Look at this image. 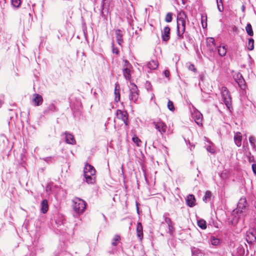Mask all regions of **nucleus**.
Segmentation results:
<instances>
[{"label": "nucleus", "instance_id": "obj_1", "mask_svg": "<svg viewBox=\"0 0 256 256\" xmlns=\"http://www.w3.org/2000/svg\"><path fill=\"white\" fill-rule=\"evenodd\" d=\"M186 18L184 12L179 14L177 16L176 40L184 38V34L186 31Z\"/></svg>", "mask_w": 256, "mask_h": 256}, {"label": "nucleus", "instance_id": "obj_2", "mask_svg": "<svg viewBox=\"0 0 256 256\" xmlns=\"http://www.w3.org/2000/svg\"><path fill=\"white\" fill-rule=\"evenodd\" d=\"M74 205L73 208L76 214H74V216H77L82 214L86 206V204L83 200L76 198L73 200Z\"/></svg>", "mask_w": 256, "mask_h": 256}, {"label": "nucleus", "instance_id": "obj_3", "mask_svg": "<svg viewBox=\"0 0 256 256\" xmlns=\"http://www.w3.org/2000/svg\"><path fill=\"white\" fill-rule=\"evenodd\" d=\"M139 98V90L136 84L131 83L130 86L129 99L131 102L137 103Z\"/></svg>", "mask_w": 256, "mask_h": 256}, {"label": "nucleus", "instance_id": "obj_4", "mask_svg": "<svg viewBox=\"0 0 256 256\" xmlns=\"http://www.w3.org/2000/svg\"><path fill=\"white\" fill-rule=\"evenodd\" d=\"M221 94L222 100L228 109L232 106L231 98L228 88L222 86L221 88Z\"/></svg>", "mask_w": 256, "mask_h": 256}, {"label": "nucleus", "instance_id": "obj_5", "mask_svg": "<svg viewBox=\"0 0 256 256\" xmlns=\"http://www.w3.org/2000/svg\"><path fill=\"white\" fill-rule=\"evenodd\" d=\"M152 124L154 126L155 128L160 132V134L162 136L166 131L167 126L160 120L156 121H154Z\"/></svg>", "mask_w": 256, "mask_h": 256}, {"label": "nucleus", "instance_id": "obj_6", "mask_svg": "<svg viewBox=\"0 0 256 256\" xmlns=\"http://www.w3.org/2000/svg\"><path fill=\"white\" fill-rule=\"evenodd\" d=\"M116 115L118 118L121 119L126 126L128 125V114L126 111H122L120 110H116Z\"/></svg>", "mask_w": 256, "mask_h": 256}, {"label": "nucleus", "instance_id": "obj_7", "mask_svg": "<svg viewBox=\"0 0 256 256\" xmlns=\"http://www.w3.org/2000/svg\"><path fill=\"white\" fill-rule=\"evenodd\" d=\"M246 240L248 243L256 242V228L250 229L246 232Z\"/></svg>", "mask_w": 256, "mask_h": 256}, {"label": "nucleus", "instance_id": "obj_8", "mask_svg": "<svg viewBox=\"0 0 256 256\" xmlns=\"http://www.w3.org/2000/svg\"><path fill=\"white\" fill-rule=\"evenodd\" d=\"M206 42L208 49L210 52H215L216 50L217 47L216 46L214 39L213 38H207Z\"/></svg>", "mask_w": 256, "mask_h": 256}, {"label": "nucleus", "instance_id": "obj_9", "mask_svg": "<svg viewBox=\"0 0 256 256\" xmlns=\"http://www.w3.org/2000/svg\"><path fill=\"white\" fill-rule=\"evenodd\" d=\"M170 28L166 26L162 31V38L163 41L168 42L170 38Z\"/></svg>", "mask_w": 256, "mask_h": 256}, {"label": "nucleus", "instance_id": "obj_10", "mask_svg": "<svg viewBox=\"0 0 256 256\" xmlns=\"http://www.w3.org/2000/svg\"><path fill=\"white\" fill-rule=\"evenodd\" d=\"M236 82L238 83L239 86L242 89H244L246 88V82L245 80L242 76V74L240 73H238L236 74L234 78Z\"/></svg>", "mask_w": 256, "mask_h": 256}, {"label": "nucleus", "instance_id": "obj_11", "mask_svg": "<svg viewBox=\"0 0 256 256\" xmlns=\"http://www.w3.org/2000/svg\"><path fill=\"white\" fill-rule=\"evenodd\" d=\"M32 102L35 106H40L43 102V98L42 96L38 94H34L32 96Z\"/></svg>", "mask_w": 256, "mask_h": 256}, {"label": "nucleus", "instance_id": "obj_12", "mask_svg": "<svg viewBox=\"0 0 256 256\" xmlns=\"http://www.w3.org/2000/svg\"><path fill=\"white\" fill-rule=\"evenodd\" d=\"M64 134L66 142L67 144H76V140L72 134L67 132H66Z\"/></svg>", "mask_w": 256, "mask_h": 256}, {"label": "nucleus", "instance_id": "obj_13", "mask_svg": "<svg viewBox=\"0 0 256 256\" xmlns=\"http://www.w3.org/2000/svg\"><path fill=\"white\" fill-rule=\"evenodd\" d=\"M115 35L118 44L121 46L123 42V32L120 29H117L115 31Z\"/></svg>", "mask_w": 256, "mask_h": 256}, {"label": "nucleus", "instance_id": "obj_14", "mask_svg": "<svg viewBox=\"0 0 256 256\" xmlns=\"http://www.w3.org/2000/svg\"><path fill=\"white\" fill-rule=\"evenodd\" d=\"M192 256H204V251L198 248L192 246L191 248Z\"/></svg>", "mask_w": 256, "mask_h": 256}, {"label": "nucleus", "instance_id": "obj_15", "mask_svg": "<svg viewBox=\"0 0 256 256\" xmlns=\"http://www.w3.org/2000/svg\"><path fill=\"white\" fill-rule=\"evenodd\" d=\"M96 170L93 166L86 164L84 169V174H95Z\"/></svg>", "mask_w": 256, "mask_h": 256}, {"label": "nucleus", "instance_id": "obj_16", "mask_svg": "<svg viewBox=\"0 0 256 256\" xmlns=\"http://www.w3.org/2000/svg\"><path fill=\"white\" fill-rule=\"evenodd\" d=\"M57 110H58L54 104L51 103L49 104L48 106L44 110V114H48Z\"/></svg>", "mask_w": 256, "mask_h": 256}, {"label": "nucleus", "instance_id": "obj_17", "mask_svg": "<svg viewBox=\"0 0 256 256\" xmlns=\"http://www.w3.org/2000/svg\"><path fill=\"white\" fill-rule=\"evenodd\" d=\"M109 8V3L107 2L106 0H102V8H101V12L100 15L103 17L104 16V12H108Z\"/></svg>", "mask_w": 256, "mask_h": 256}, {"label": "nucleus", "instance_id": "obj_18", "mask_svg": "<svg viewBox=\"0 0 256 256\" xmlns=\"http://www.w3.org/2000/svg\"><path fill=\"white\" fill-rule=\"evenodd\" d=\"M186 203L190 207H193L196 205V199L193 194H189L186 198Z\"/></svg>", "mask_w": 256, "mask_h": 256}, {"label": "nucleus", "instance_id": "obj_19", "mask_svg": "<svg viewBox=\"0 0 256 256\" xmlns=\"http://www.w3.org/2000/svg\"><path fill=\"white\" fill-rule=\"evenodd\" d=\"M234 141L235 144L240 147L242 144V136L240 132H236L234 136Z\"/></svg>", "mask_w": 256, "mask_h": 256}, {"label": "nucleus", "instance_id": "obj_20", "mask_svg": "<svg viewBox=\"0 0 256 256\" xmlns=\"http://www.w3.org/2000/svg\"><path fill=\"white\" fill-rule=\"evenodd\" d=\"M246 200L244 198H242L238 201V210L242 212V210L244 209L246 207Z\"/></svg>", "mask_w": 256, "mask_h": 256}, {"label": "nucleus", "instance_id": "obj_21", "mask_svg": "<svg viewBox=\"0 0 256 256\" xmlns=\"http://www.w3.org/2000/svg\"><path fill=\"white\" fill-rule=\"evenodd\" d=\"M41 212L46 214L48 210V202L46 200H44L41 202Z\"/></svg>", "mask_w": 256, "mask_h": 256}, {"label": "nucleus", "instance_id": "obj_22", "mask_svg": "<svg viewBox=\"0 0 256 256\" xmlns=\"http://www.w3.org/2000/svg\"><path fill=\"white\" fill-rule=\"evenodd\" d=\"M136 233L138 237L142 240L143 238L142 226L140 222H138L136 226Z\"/></svg>", "mask_w": 256, "mask_h": 256}, {"label": "nucleus", "instance_id": "obj_23", "mask_svg": "<svg viewBox=\"0 0 256 256\" xmlns=\"http://www.w3.org/2000/svg\"><path fill=\"white\" fill-rule=\"evenodd\" d=\"M196 123L198 126L202 125V114L200 112L196 113L194 116Z\"/></svg>", "mask_w": 256, "mask_h": 256}, {"label": "nucleus", "instance_id": "obj_24", "mask_svg": "<svg viewBox=\"0 0 256 256\" xmlns=\"http://www.w3.org/2000/svg\"><path fill=\"white\" fill-rule=\"evenodd\" d=\"M86 182L88 184H92L94 182V174H84Z\"/></svg>", "mask_w": 256, "mask_h": 256}, {"label": "nucleus", "instance_id": "obj_25", "mask_svg": "<svg viewBox=\"0 0 256 256\" xmlns=\"http://www.w3.org/2000/svg\"><path fill=\"white\" fill-rule=\"evenodd\" d=\"M244 254V249L242 246H240L236 249V254H232V256H243Z\"/></svg>", "mask_w": 256, "mask_h": 256}, {"label": "nucleus", "instance_id": "obj_26", "mask_svg": "<svg viewBox=\"0 0 256 256\" xmlns=\"http://www.w3.org/2000/svg\"><path fill=\"white\" fill-rule=\"evenodd\" d=\"M216 50L218 52V54L221 56H224L226 53V46H220L217 47Z\"/></svg>", "mask_w": 256, "mask_h": 256}, {"label": "nucleus", "instance_id": "obj_27", "mask_svg": "<svg viewBox=\"0 0 256 256\" xmlns=\"http://www.w3.org/2000/svg\"><path fill=\"white\" fill-rule=\"evenodd\" d=\"M122 73L124 76L126 80H130L131 78L130 68H123Z\"/></svg>", "mask_w": 256, "mask_h": 256}, {"label": "nucleus", "instance_id": "obj_28", "mask_svg": "<svg viewBox=\"0 0 256 256\" xmlns=\"http://www.w3.org/2000/svg\"><path fill=\"white\" fill-rule=\"evenodd\" d=\"M148 67L150 70H156L158 67V62L152 60L148 62Z\"/></svg>", "mask_w": 256, "mask_h": 256}, {"label": "nucleus", "instance_id": "obj_29", "mask_svg": "<svg viewBox=\"0 0 256 256\" xmlns=\"http://www.w3.org/2000/svg\"><path fill=\"white\" fill-rule=\"evenodd\" d=\"M154 148H155L156 150H158L161 152L165 153V154L168 153L167 148L162 144L159 145L158 147H156V146H154Z\"/></svg>", "mask_w": 256, "mask_h": 256}, {"label": "nucleus", "instance_id": "obj_30", "mask_svg": "<svg viewBox=\"0 0 256 256\" xmlns=\"http://www.w3.org/2000/svg\"><path fill=\"white\" fill-rule=\"evenodd\" d=\"M32 253L30 254V256H36V253L35 252L37 250H40L41 252H42L43 250V248H42L40 246H38L37 244L34 246V247H33L32 249L31 250Z\"/></svg>", "mask_w": 256, "mask_h": 256}, {"label": "nucleus", "instance_id": "obj_31", "mask_svg": "<svg viewBox=\"0 0 256 256\" xmlns=\"http://www.w3.org/2000/svg\"><path fill=\"white\" fill-rule=\"evenodd\" d=\"M246 30L248 34L250 36H252L254 35V32L252 28V26L250 24L248 23L246 27Z\"/></svg>", "mask_w": 256, "mask_h": 256}, {"label": "nucleus", "instance_id": "obj_32", "mask_svg": "<svg viewBox=\"0 0 256 256\" xmlns=\"http://www.w3.org/2000/svg\"><path fill=\"white\" fill-rule=\"evenodd\" d=\"M119 90V86L118 85L116 84L114 90V94L116 96L115 100L116 102H118L120 100V94Z\"/></svg>", "mask_w": 256, "mask_h": 256}, {"label": "nucleus", "instance_id": "obj_33", "mask_svg": "<svg viewBox=\"0 0 256 256\" xmlns=\"http://www.w3.org/2000/svg\"><path fill=\"white\" fill-rule=\"evenodd\" d=\"M220 240L214 236L210 237V242L213 246H216L220 243Z\"/></svg>", "mask_w": 256, "mask_h": 256}, {"label": "nucleus", "instance_id": "obj_34", "mask_svg": "<svg viewBox=\"0 0 256 256\" xmlns=\"http://www.w3.org/2000/svg\"><path fill=\"white\" fill-rule=\"evenodd\" d=\"M120 240V236L116 234L112 240V246H116Z\"/></svg>", "mask_w": 256, "mask_h": 256}, {"label": "nucleus", "instance_id": "obj_35", "mask_svg": "<svg viewBox=\"0 0 256 256\" xmlns=\"http://www.w3.org/2000/svg\"><path fill=\"white\" fill-rule=\"evenodd\" d=\"M212 196V194L210 190H207L206 192V194L202 198L203 201H204L205 202H206L208 200H209L210 199Z\"/></svg>", "mask_w": 256, "mask_h": 256}, {"label": "nucleus", "instance_id": "obj_36", "mask_svg": "<svg viewBox=\"0 0 256 256\" xmlns=\"http://www.w3.org/2000/svg\"><path fill=\"white\" fill-rule=\"evenodd\" d=\"M198 226L202 230L206 228V224L204 220L201 219L198 221Z\"/></svg>", "mask_w": 256, "mask_h": 256}, {"label": "nucleus", "instance_id": "obj_37", "mask_svg": "<svg viewBox=\"0 0 256 256\" xmlns=\"http://www.w3.org/2000/svg\"><path fill=\"white\" fill-rule=\"evenodd\" d=\"M254 48V40L252 38L248 39V49L250 50H252Z\"/></svg>", "mask_w": 256, "mask_h": 256}, {"label": "nucleus", "instance_id": "obj_38", "mask_svg": "<svg viewBox=\"0 0 256 256\" xmlns=\"http://www.w3.org/2000/svg\"><path fill=\"white\" fill-rule=\"evenodd\" d=\"M40 160H42L46 162L47 164H51L54 162V158L52 156H48L46 158H40Z\"/></svg>", "mask_w": 256, "mask_h": 256}, {"label": "nucleus", "instance_id": "obj_39", "mask_svg": "<svg viewBox=\"0 0 256 256\" xmlns=\"http://www.w3.org/2000/svg\"><path fill=\"white\" fill-rule=\"evenodd\" d=\"M217 3V7L218 10L220 12H222L224 10V6L222 0H216Z\"/></svg>", "mask_w": 256, "mask_h": 256}, {"label": "nucleus", "instance_id": "obj_40", "mask_svg": "<svg viewBox=\"0 0 256 256\" xmlns=\"http://www.w3.org/2000/svg\"><path fill=\"white\" fill-rule=\"evenodd\" d=\"M172 13L170 12L167 13L165 17V21L167 22H170L172 21Z\"/></svg>", "mask_w": 256, "mask_h": 256}, {"label": "nucleus", "instance_id": "obj_41", "mask_svg": "<svg viewBox=\"0 0 256 256\" xmlns=\"http://www.w3.org/2000/svg\"><path fill=\"white\" fill-rule=\"evenodd\" d=\"M168 108L171 111H174L175 108L174 105V103L172 101L168 100Z\"/></svg>", "mask_w": 256, "mask_h": 256}, {"label": "nucleus", "instance_id": "obj_42", "mask_svg": "<svg viewBox=\"0 0 256 256\" xmlns=\"http://www.w3.org/2000/svg\"><path fill=\"white\" fill-rule=\"evenodd\" d=\"M12 4L16 8H18L20 4V0H12Z\"/></svg>", "mask_w": 256, "mask_h": 256}, {"label": "nucleus", "instance_id": "obj_43", "mask_svg": "<svg viewBox=\"0 0 256 256\" xmlns=\"http://www.w3.org/2000/svg\"><path fill=\"white\" fill-rule=\"evenodd\" d=\"M124 68H130L132 66H131V64H130V63L129 62L126 60H124Z\"/></svg>", "mask_w": 256, "mask_h": 256}, {"label": "nucleus", "instance_id": "obj_44", "mask_svg": "<svg viewBox=\"0 0 256 256\" xmlns=\"http://www.w3.org/2000/svg\"><path fill=\"white\" fill-rule=\"evenodd\" d=\"M145 86L148 91H151L152 90V86L150 82L146 81Z\"/></svg>", "mask_w": 256, "mask_h": 256}, {"label": "nucleus", "instance_id": "obj_45", "mask_svg": "<svg viewBox=\"0 0 256 256\" xmlns=\"http://www.w3.org/2000/svg\"><path fill=\"white\" fill-rule=\"evenodd\" d=\"M249 142L252 146H254V143L256 142V140L254 136H250Z\"/></svg>", "mask_w": 256, "mask_h": 256}, {"label": "nucleus", "instance_id": "obj_46", "mask_svg": "<svg viewBox=\"0 0 256 256\" xmlns=\"http://www.w3.org/2000/svg\"><path fill=\"white\" fill-rule=\"evenodd\" d=\"M112 52L114 54H119V50L117 48L114 47V44L112 43Z\"/></svg>", "mask_w": 256, "mask_h": 256}, {"label": "nucleus", "instance_id": "obj_47", "mask_svg": "<svg viewBox=\"0 0 256 256\" xmlns=\"http://www.w3.org/2000/svg\"><path fill=\"white\" fill-rule=\"evenodd\" d=\"M132 139L134 142L136 143L138 146H139V142H140L141 140L138 137L134 136Z\"/></svg>", "mask_w": 256, "mask_h": 256}, {"label": "nucleus", "instance_id": "obj_48", "mask_svg": "<svg viewBox=\"0 0 256 256\" xmlns=\"http://www.w3.org/2000/svg\"><path fill=\"white\" fill-rule=\"evenodd\" d=\"M164 216V221L165 222L168 224V225H170V224H172V222L171 220V219L168 217H166V216Z\"/></svg>", "mask_w": 256, "mask_h": 256}, {"label": "nucleus", "instance_id": "obj_49", "mask_svg": "<svg viewBox=\"0 0 256 256\" xmlns=\"http://www.w3.org/2000/svg\"><path fill=\"white\" fill-rule=\"evenodd\" d=\"M207 150L211 154L215 153V150L212 148L211 146H209L206 148Z\"/></svg>", "mask_w": 256, "mask_h": 256}, {"label": "nucleus", "instance_id": "obj_50", "mask_svg": "<svg viewBox=\"0 0 256 256\" xmlns=\"http://www.w3.org/2000/svg\"><path fill=\"white\" fill-rule=\"evenodd\" d=\"M188 70H191V71H193L194 72H196V68L194 67V66L193 64H190L189 66H188Z\"/></svg>", "mask_w": 256, "mask_h": 256}, {"label": "nucleus", "instance_id": "obj_51", "mask_svg": "<svg viewBox=\"0 0 256 256\" xmlns=\"http://www.w3.org/2000/svg\"><path fill=\"white\" fill-rule=\"evenodd\" d=\"M252 168L254 174L256 176V164H252Z\"/></svg>", "mask_w": 256, "mask_h": 256}, {"label": "nucleus", "instance_id": "obj_52", "mask_svg": "<svg viewBox=\"0 0 256 256\" xmlns=\"http://www.w3.org/2000/svg\"><path fill=\"white\" fill-rule=\"evenodd\" d=\"M164 74L165 76L167 78H168L170 75V73L168 70H165L164 72Z\"/></svg>", "mask_w": 256, "mask_h": 256}, {"label": "nucleus", "instance_id": "obj_53", "mask_svg": "<svg viewBox=\"0 0 256 256\" xmlns=\"http://www.w3.org/2000/svg\"><path fill=\"white\" fill-rule=\"evenodd\" d=\"M4 100V96L2 95V94L0 95V108L2 106L3 104Z\"/></svg>", "mask_w": 256, "mask_h": 256}, {"label": "nucleus", "instance_id": "obj_54", "mask_svg": "<svg viewBox=\"0 0 256 256\" xmlns=\"http://www.w3.org/2000/svg\"><path fill=\"white\" fill-rule=\"evenodd\" d=\"M168 230H169V232L170 233H171L172 232L174 231V228L172 226V224H170V225H168Z\"/></svg>", "mask_w": 256, "mask_h": 256}, {"label": "nucleus", "instance_id": "obj_55", "mask_svg": "<svg viewBox=\"0 0 256 256\" xmlns=\"http://www.w3.org/2000/svg\"><path fill=\"white\" fill-rule=\"evenodd\" d=\"M56 224H58V227L59 226H60L61 224H63V222H61V221H59V220H56Z\"/></svg>", "mask_w": 256, "mask_h": 256}, {"label": "nucleus", "instance_id": "obj_56", "mask_svg": "<svg viewBox=\"0 0 256 256\" xmlns=\"http://www.w3.org/2000/svg\"><path fill=\"white\" fill-rule=\"evenodd\" d=\"M202 28H206V26H207V24H206H206H205V26H204V23H203V20H202Z\"/></svg>", "mask_w": 256, "mask_h": 256}, {"label": "nucleus", "instance_id": "obj_57", "mask_svg": "<svg viewBox=\"0 0 256 256\" xmlns=\"http://www.w3.org/2000/svg\"><path fill=\"white\" fill-rule=\"evenodd\" d=\"M135 34H136V35L137 36L136 37V40H138V38H139L140 36L136 31L135 32Z\"/></svg>", "mask_w": 256, "mask_h": 256}, {"label": "nucleus", "instance_id": "obj_58", "mask_svg": "<svg viewBox=\"0 0 256 256\" xmlns=\"http://www.w3.org/2000/svg\"><path fill=\"white\" fill-rule=\"evenodd\" d=\"M244 6H242V10H244Z\"/></svg>", "mask_w": 256, "mask_h": 256}, {"label": "nucleus", "instance_id": "obj_59", "mask_svg": "<svg viewBox=\"0 0 256 256\" xmlns=\"http://www.w3.org/2000/svg\"><path fill=\"white\" fill-rule=\"evenodd\" d=\"M137 211H138V206H137Z\"/></svg>", "mask_w": 256, "mask_h": 256}, {"label": "nucleus", "instance_id": "obj_60", "mask_svg": "<svg viewBox=\"0 0 256 256\" xmlns=\"http://www.w3.org/2000/svg\"><path fill=\"white\" fill-rule=\"evenodd\" d=\"M183 4H184V0H182Z\"/></svg>", "mask_w": 256, "mask_h": 256}, {"label": "nucleus", "instance_id": "obj_61", "mask_svg": "<svg viewBox=\"0 0 256 256\" xmlns=\"http://www.w3.org/2000/svg\"><path fill=\"white\" fill-rule=\"evenodd\" d=\"M42 172H43L44 170V169L42 168Z\"/></svg>", "mask_w": 256, "mask_h": 256}]
</instances>
